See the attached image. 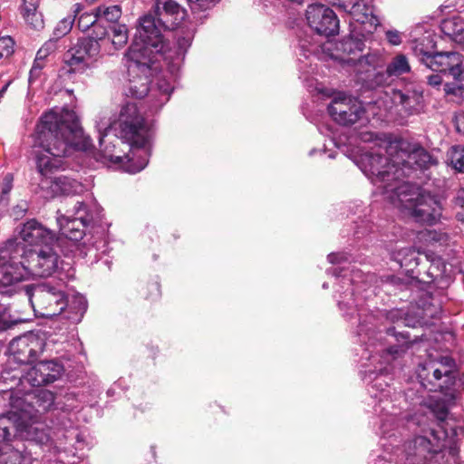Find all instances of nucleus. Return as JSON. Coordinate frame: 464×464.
Segmentation results:
<instances>
[{"label": "nucleus", "instance_id": "1", "mask_svg": "<svg viewBox=\"0 0 464 464\" xmlns=\"http://www.w3.org/2000/svg\"><path fill=\"white\" fill-rule=\"evenodd\" d=\"M374 278L373 275H365L361 270H352L351 277L343 276L342 287L352 285V289H346L338 301L340 310L343 315L351 320L357 315L358 329L357 334L363 336L362 342L367 345L366 350L369 353L368 359L371 361V366H367L362 372L363 382L368 385V392L371 396L378 399L382 402L390 397L388 365L408 350V343L385 347L382 343V334L381 330L382 320L385 317L387 320L394 323L401 319L400 310H392L386 313L378 311L377 314L369 313L364 308L363 303L375 295V288L371 283Z\"/></svg>", "mask_w": 464, "mask_h": 464}, {"label": "nucleus", "instance_id": "2", "mask_svg": "<svg viewBox=\"0 0 464 464\" xmlns=\"http://www.w3.org/2000/svg\"><path fill=\"white\" fill-rule=\"evenodd\" d=\"M33 147L37 171L42 176L39 189L44 198L77 194L83 190L81 183L69 177H48L62 166L63 157L87 150V140L74 111L52 109L44 113L36 125Z\"/></svg>", "mask_w": 464, "mask_h": 464}, {"label": "nucleus", "instance_id": "3", "mask_svg": "<svg viewBox=\"0 0 464 464\" xmlns=\"http://www.w3.org/2000/svg\"><path fill=\"white\" fill-rule=\"evenodd\" d=\"M96 128L101 150L92 151L89 147V160L92 158L106 166H119L130 174L140 172L147 166L152 131L137 103H126L117 121L110 125L104 120L98 122Z\"/></svg>", "mask_w": 464, "mask_h": 464}, {"label": "nucleus", "instance_id": "4", "mask_svg": "<svg viewBox=\"0 0 464 464\" xmlns=\"http://www.w3.org/2000/svg\"><path fill=\"white\" fill-rule=\"evenodd\" d=\"M162 47L153 17H140L133 42L126 54L130 76L128 92L132 97L141 99L148 94L150 77L158 69V62L154 57L160 55Z\"/></svg>", "mask_w": 464, "mask_h": 464}, {"label": "nucleus", "instance_id": "5", "mask_svg": "<svg viewBox=\"0 0 464 464\" xmlns=\"http://www.w3.org/2000/svg\"><path fill=\"white\" fill-rule=\"evenodd\" d=\"M33 309L43 317H53L65 312L64 317L72 324L80 323L85 313L84 297L68 298L65 292L49 283L28 285L24 287Z\"/></svg>", "mask_w": 464, "mask_h": 464}, {"label": "nucleus", "instance_id": "6", "mask_svg": "<svg viewBox=\"0 0 464 464\" xmlns=\"http://www.w3.org/2000/svg\"><path fill=\"white\" fill-rule=\"evenodd\" d=\"M390 200L401 213L422 224L433 225L442 218V205L435 196L408 182L392 188ZM388 192L391 188H388Z\"/></svg>", "mask_w": 464, "mask_h": 464}, {"label": "nucleus", "instance_id": "7", "mask_svg": "<svg viewBox=\"0 0 464 464\" xmlns=\"http://www.w3.org/2000/svg\"><path fill=\"white\" fill-rule=\"evenodd\" d=\"M391 141L393 140H380L356 160V164L363 174L387 199L392 190L386 191V187L395 188L403 182L398 181V173H395L398 165L393 164L386 151V144Z\"/></svg>", "mask_w": 464, "mask_h": 464}, {"label": "nucleus", "instance_id": "8", "mask_svg": "<svg viewBox=\"0 0 464 464\" xmlns=\"http://www.w3.org/2000/svg\"><path fill=\"white\" fill-rule=\"evenodd\" d=\"M386 151L394 165H398V181L414 170H426L438 165V159L420 144L404 139H394L386 144Z\"/></svg>", "mask_w": 464, "mask_h": 464}, {"label": "nucleus", "instance_id": "9", "mask_svg": "<svg viewBox=\"0 0 464 464\" xmlns=\"http://www.w3.org/2000/svg\"><path fill=\"white\" fill-rule=\"evenodd\" d=\"M24 255V246L17 239H8L0 247V293L11 294L16 285L29 279Z\"/></svg>", "mask_w": 464, "mask_h": 464}, {"label": "nucleus", "instance_id": "10", "mask_svg": "<svg viewBox=\"0 0 464 464\" xmlns=\"http://www.w3.org/2000/svg\"><path fill=\"white\" fill-rule=\"evenodd\" d=\"M453 366L454 362L449 356L420 364L418 372L420 385L429 392H443L454 382Z\"/></svg>", "mask_w": 464, "mask_h": 464}, {"label": "nucleus", "instance_id": "11", "mask_svg": "<svg viewBox=\"0 0 464 464\" xmlns=\"http://www.w3.org/2000/svg\"><path fill=\"white\" fill-rule=\"evenodd\" d=\"M335 46L340 53H330V57L343 64L354 67L358 74L370 73L374 69L378 57L371 53L362 55L364 44L361 40L349 37L336 43Z\"/></svg>", "mask_w": 464, "mask_h": 464}, {"label": "nucleus", "instance_id": "12", "mask_svg": "<svg viewBox=\"0 0 464 464\" xmlns=\"http://www.w3.org/2000/svg\"><path fill=\"white\" fill-rule=\"evenodd\" d=\"M23 256L29 278L31 276L45 277L56 273L62 264V259L54 248V244L44 245L37 249H27Z\"/></svg>", "mask_w": 464, "mask_h": 464}, {"label": "nucleus", "instance_id": "13", "mask_svg": "<svg viewBox=\"0 0 464 464\" xmlns=\"http://www.w3.org/2000/svg\"><path fill=\"white\" fill-rule=\"evenodd\" d=\"M432 440L426 436H416L404 445L405 464H431L436 454L445 447L444 443L432 431Z\"/></svg>", "mask_w": 464, "mask_h": 464}, {"label": "nucleus", "instance_id": "14", "mask_svg": "<svg viewBox=\"0 0 464 464\" xmlns=\"http://www.w3.org/2000/svg\"><path fill=\"white\" fill-rule=\"evenodd\" d=\"M308 26L319 35L333 36L339 33L336 14L323 4L309 5L304 14Z\"/></svg>", "mask_w": 464, "mask_h": 464}, {"label": "nucleus", "instance_id": "15", "mask_svg": "<svg viewBox=\"0 0 464 464\" xmlns=\"http://www.w3.org/2000/svg\"><path fill=\"white\" fill-rule=\"evenodd\" d=\"M331 117L341 125H353L364 114L361 102L344 93H337L328 106Z\"/></svg>", "mask_w": 464, "mask_h": 464}, {"label": "nucleus", "instance_id": "16", "mask_svg": "<svg viewBox=\"0 0 464 464\" xmlns=\"http://www.w3.org/2000/svg\"><path fill=\"white\" fill-rule=\"evenodd\" d=\"M45 343L40 335L29 332L13 339L9 343V353L19 363H31L44 350Z\"/></svg>", "mask_w": 464, "mask_h": 464}, {"label": "nucleus", "instance_id": "17", "mask_svg": "<svg viewBox=\"0 0 464 464\" xmlns=\"http://www.w3.org/2000/svg\"><path fill=\"white\" fill-rule=\"evenodd\" d=\"M18 242L27 249H37L44 245L55 244L56 238L53 231L44 227L35 219H30L16 229Z\"/></svg>", "mask_w": 464, "mask_h": 464}, {"label": "nucleus", "instance_id": "18", "mask_svg": "<svg viewBox=\"0 0 464 464\" xmlns=\"http://www.w3.org/2000/svg\"><path fill=\"white\" fill-rule=\"evenodd\" d=\"M63 372V365L54 360L41 361L31 367L24 375L14 377L33 387H39L53 383L62 376Z\"/></svg>", "mask_w": 464, "mask_h": 464}, {"label": "nucleus", "instance_id": "19", "mask_svg": "<svg viewBox=\"0 0 464 464\" xmlns=\"http://www.w3.org/2000/svg\"><path fill=\"white\" fill-rule=\"evenodd\" d=\"M425 66L440 73H449L457 82L464 81L463 56L458 52L436 51Z\"/></svg>", "mask_w": 464, "mask_h": 464}, {"label": "nucleus", "instance_id": "20", "mask_svg": "<svg viewBox=\"0 0 464 464\" xmlns=\"http://www.w3.org/2000/svg\"><path fill=\"white\" fill-rule=\"evenodd\" d=\"M86 218L87 206L84 202H77L72 216L57 217L61 235L74 242L82 240L85 236Z\"/></svg>", "mask_w": 464, "mask_h": 464}, {"label": "nucleus", "instance_id": "21", "mask_svg": "<svg viewBox=\"0 0 464 464\" xmlns=\"http://www.w3.org/2000/svg\"><path fill=\"white\" fill-rule=\"evenodd\" d=\"M154 12L157 19L150 14H145V16L153 17L160 31L163 27L174 29L186 16L185 9L174 0H155Z\"/></svg>", "mask_w": 464, "mask_h": 464}, {"label": "nucleus", "instance_id": "22", "mask_svg": "<svg viewBox=\"0 0 464 464\" xmlns=\"http://www.w3.org/2000/svg\"><path fill=\"white\" fill-rule=\"evenodd\" d=\"M155 25L160 32V41L163 46L160 55H155V60L159 62L160 58H163L164 60L169 61V63H172L173 69H179L184 59L187 50L190 46L192 36L189 34L186 35H180L177 39V45L174 48H168L161 31L156 24Z\"/></svg>", "mask_w": 464, "mask_h": 464}, {"label": "nucleus", "instance_id": "23", "mask_svg": "<svg viewBox=\"0 0 464 464\" xmlns=\"http://www.w3.org/2000/svg\"><path fill=\"white\" fill-rule=\"evenodd\" d=\"M90 211L92 213V224L89 221V227H91L92 237L96 238L92 245L97 250H100L106 246V236L109 223L103 221V208L98 204L95 198L91 199L89 198V212Z\"/></svg>", "mask_w": 464, "mask_h": 464}, {"label": "nucleus", "instance_id": "24", "mask_svg": "<svg viewBox=\"0 0 464 464\" xmlns=\"http://www.w3.org/2000/svg\"><path fill=\"white\" fill-rule=\"evenodd\" d=\"M87 39L85 36L79 38L78 43L67 51L64 56V63L67 66V72H84L87 62Z\"/></svg>", "mask_w": 464, "mask_h": 464}, {"label": "nucleus", "instance_id": "25", "mask_svg": "<svg viewBox=\"0 0 464 464\" xmlns=\"http://www.w3.org/2000/svg\"><path fill=\"white\" fill-rule=\"evenodd\" d=\"M392 102L401 105L410 113H418L423 107V95L421 91H411L402 92L400 90H392L391 93Z\"/></svg>", "mask_w": 464, "mask_h": 464}, {"label": "nucleus", "instance_id": "26", "mask_svg": "<svg viewBox=\"0 0 464 464\" xmlns=\"http://www.w3.org/2000/svg\"><path fill=\"white\" fill-rule=\"evenodd\" d=\"M411 48L420 63L425 66L436 52V43L433 34L426 32L420 37L413 39L411 42Z\"/></svg>", "mask_w": 464, "mask_h": 464}, {"label": "nucleus", "instance_id": "27", "mask_svg": "<svg viewBox=\"0 0 464 464\" xmlns=\"http://www.w3.org/2000/svg\"><path fill=\"white\" fill-rule=\"evenodd\" d=\"M350 13L356 22L368 26L366 30L369 33L380 24L378 17L373 14V7L363 0H357L353 5Z\"/></svg>", "mask_w": 464, "mask_h": 464}, {"label": "nucleus", "instance_id": "28", "mask_svg": "<svg viewBox=\"0 0 464 464\" xmlns=\"http://www.w3.org/2000/svg\"><path fill=\"white\" fill-rule=\"evenodd\" d=\"M92 14L94 16V21H92V30L95 31V28L98 27V24L104 22L108 23H115L121 15V9L119 5H101L92 11ZM91 15V14H89Z\"/></svg>", "mask_w": 464, "mask_h": 464}, {"label": "nucleus", "instance_id": "29", "mask_svg": "<svg viewBox=\"0 0 464 464\" xmlns=\"http://www.w3.org/2000/svg\"><path fill=\"white\" fill-rule=\"evenodd\" d=\"M40 0H23L22 14L26 23L34 29L39 30L44 27V19L38 12Z\"/></svg>", "mask_w": 464, "mask_h": 464}, {"label": "nucleus", "instance_id": "30", "mask_svg": "<svg viewBox=\"0 0 464 464\" xmlns=\"http://www.w3.org/2000/svg\"><path fill=\"white\" fill-rule=\"evenodd\" d=\"M419 253L412 247L396 249L392 253V259L407 272L412 271L419 265Z\"/></svg>", "mask_w": 464, "mask_h": 464}, {"label": "nucleus", "instance_id": "31", "mask_svg": "<svg viewBox=\"0 0 464 464\" xmlns=\"http://www.w3.org/2000/svg\"><path fill=\"white\" fill-rule=\"evenodd\" d=\"M107 34L104 24L99 23L95 31L92 30V23L89 25V57L91 53L97 54L100 52L101 43H103Z\"/></svg>", "mask_w": 464, "mask_h": 464}, {"label": "nucleus", "instance_id": "32", "mask_svg": "<svg viewBox=\"0 0 464 464\" xmlns=\"http://www.w3.org/2000/svg\"><path fill=\"white\" fill-rule=\"evenodd\" d=\"M387 72L392 77H399L411 72V65L404 54L395 55L387 64Z\"/></svg>", "mask_w": 464, "mask_h": 464}, {"label": "nucleus", "instance_id": "33", "mask_svg": "<svg viewBox=\"0 0 464 464\" xmlns=\"http://www.w3.org/2000/svg\"><path fill=\"white\" fill-rule=\"evenodd\" d=\"M445 34L454 38L456 41H461L464 34V20L460 17H453L446 20L442 24Z\"/></svg>", "mask_w": 464, "mask_h": 464}, {"label": "nucleus", "instance_id": "34", "mask_svg": "<svg viewBox=\"0 0 464 464\" xmlns=\"http://www.w3.org/2000/svg\"><path fill=\"white\" fill-rule=\"evenodd\" d=\"M447 160L456 171L464 173V146H452L447 152Z\"/></svg>", "mask_w": 464, "mask_h": 464}, {"label": "nucleus", "instance_id": "35", "mask_svg": "<svg viewBox=\"0 0 464 464\" xmlns=\"http://www.w3.org/2000/svg\"><path fill=\"white\" fill-rule=\"evenodd\" d=\"M9 414L11 412L0 416V443H8L15 435V425Z\"/></svg>", "mask_w": 464, "mask_h": 464}, {"label": "nucleus", "instance_id": "36", "mask_svg": "<svg viewBox=\"0 0 464 464\" xmlns=\"http://www.w3.org/2000/svg\"><path fill=\"white\" fill-rule=\"evenodd\" d=\"M179 69H173L172 64L170 65V72H171V80H166L165 78L160 79L157 82V88L160 92V98L158 100V107H161L163 104H165L170 96V93L173 90V84L172 81L174 79V72L178 71Z\"/></svg>", "mask_w": 464, "mask_h": 464}, {"label": "nucleus", "instance_id": "37", "mask_svg": "<svg viewBox=\"0 0 464 464\" xmlns=\"http://www.w3.org/2000/svg\"><path fill=\"white\" fill-rule=\"evenodd\" d=\"M455 401L452 393H445L444 398L438 397L437 402L430 405L432 411L440 420H444L448 415L449 406Z\"/></svg>", "mask_w": 464, "mask_h": 464}, {"label": "nucleus", "instance_id": "38", "mask_svg": "<svg viewBox=\"0 0 464 464\" xmlns=\"http://www.w3.org/2000/svg\"><path fill=\"white\" fill-rule=\"evenodd\" d=\"M419 238L427 245H444L449 241V235L442 231L425 230L419 234Z\"/></svg>", "mask_w": 464, "mask_h": 464}, {"label": "nucleus", "instance_id": "39", "mask_svg": "<svg viewBox=\"0 0 464 464\" xmlns=\"http://www.w3.org/2000/svg\"><path fill=\"white\" fill-rule=\"evenodd\" d=\"M4 399H8L9 406L14 411V413H18L19 411H24L26 408L25 401L23 396L20 395V392L10 389L9 391L4 392L3 393Z\"/></svg>", "mask_w": 464, "mask_h": 464}, {"label": "nucleus", "instance_id": "40", "mask_svg": "<svg viewBox=\"0 0 464 464\" xmlns=\"http://www.w3.org/2000/svg\"><path fill=\"white\" fill-rule=\"evenodd\" d=\"M391 78L392 76L386 70L385 72H377L372 74H368L366 78L362 79L367 82L369 87L375 88L389 85L391 83Z\"/></svg>", "mask_w": 464, "mask_h": 464}, {"label": "nucleus", "instance_id": "41", "mask_svg": "<svg viewBox=\"0 0 464 464\" xmlns=\"http://www.w3.org/2000/svg\"><path fill=\"white\" fill-rule=\"evenodd\" d=\"M74 18L65 17L63 18L53 29V36L50 39H55V43L62 37L65 36L72 28Z\"/></svg>", "mask_w": 464, "mask_h": 464}, {"label": "nucleus", "instance_id": "42", "mask_svg": "<svg viewBox=\"0 0 464 464\" xmlns=\"http://www.w3.org/2000/svg\"><path fill=\"white\" fill-rule=\"evenodd\" d=\"M128 41V31L124 24H117L112 27L111 43L116 49L123 47Z\"/></svg>", "mask_w": 464, "mask_h": 464}, {"label": "nucleus", "instance_id": "43", "mask_svg": "<svg viewBox=\"0 0 464 464\" xmlns=\"http://www.w3.org/2000/svg\"><path fill=\"white\" fill-rule=\"evenodd\" d=\"M0 464H23V456L18 450L11 448L0 450Z\"/></svg>", "mask_w": 464, "mask_h": 464}, {"label": "nucleus", "instance_id": "44", "mask_svg": "<svg viewBox=\"0 0 464 464\" xmlns=\"http://www.w3.org/2000/svg\"><path fill=\"white\" fill-rule=\"evenodd\" d=\"M331 45V43H327L321 46V48L323 49V51H330ZM319 48L320 45L316 44H311L306 39L300 40V49L303 52V55L305 58H308L312 54H316L318 53Z\"/></svg>", "mask_w": 464, "mask_h": 464}, {"label": "nucleus", "instance_id": "45", "mask_svg": "<svg viewBox=\"0 0 464 464\" xmlns=\"http://www.w3.org/2000/svg\"><path fill=\"white\" fill-rule=\"evenodd\" d=\"M57 49V43H55V39H49L46 41L42 47L37 51L36 56L39 59L46 60V58L53 53Z\"/></svg>", "mask_w": 464, "mask_h": 464}, {"label": "nucleus", "instance_id": "46", "mask_svg": "<svg viewBox=\"0 0 464 464\" xmlns=\"http://www.w3.org/2000/svg\"><path fill=\"white\" fill-rule=\"evenodd\" d=\"M14 42L10 36L0 38V59L8 57L14 53Z\"/></svg>", "mask_w": 464, "mask_h": 464}, {"label": "nucleus", "instance_id": "47", "mask_svg": "<svg viewBox=\"0 0 464 464\" xmlns=\"http://www.w3.org/2000/svg\"><path fill=\"white\" fill-rule=\"evenodd\" d=\"M44 66H45V61L39 59L38 56H35L33 66L30 70L29 81L32 82V81L37 79L40 76L41 71L44 68Z\"/></svg>", "mask_w": 464, "mask_h": 464}, {"label": "nucleus", "instance_id": "48", "mask_svg": "<svg viewBox=\"0 0 464 464\" xmlns=\"http://www.w3.org/2000/svg\"><path fill=\"white\" fill-rule=\"evenodd\" d=\"M195 10H207L216 5L219 0H188Z\"/></svg>", "mask_w": 464, "mask_h": 464}, {"label": "nucleus", "instance_id": "49", "mask_svg": "<svg viewBox=\"0 0 464 464\" xmlns=\"http://www.w3.org/2000/svg\"><path fill=\"white\" fill-rule=\"evenodd\" d=\"M27 209V203L25 201H22L12 208L11 216L14 218V219H19L25 215Z\"/></svg>", "mask_w": 464, "mask_h": 464}, {"label": "nucleus", "instance_id": "50", "mask_svg": "<svg viewBox=\"0 0 464 464\" xmlns=\"http://www.w3.org/2000/svg\"><path fill=\"white\" fill-rule=\"evenodd\" d=\"M16 321L11 319L10 315L5 311L0 314V330L5 331L15 324Z\"/></svg>", "mask_w": 464, "mask_h": 464}, {"label": "nucleus", "instance_id": "51", "mask_svg": "<svg viewBox=\"0 0 464 464\" xmlns=\"http://www.w3.org/2000/svg\"><path fill=\"white\" fill-rule=\"evenodd\" d=\"M13 181H14V178L11 173H7L4 177L2 184H1V192L4 195H9V193L13 188Z\"/></svg>", "mask_w": 464, "mask_h": 464}, {"label": "nucleus", "instance_id": "52", "mask_svg": "<svg viewBox=\"0 0 464 464\" xmlns=\"http://www.w3.org/2000/svg\"><path fill=\"white\" fill-rule=\"evenodd\" d=\"M328 261L332 264H343L349 261V256L346 253H331L328 255Z\"/></svg>", "mask_w": 464, "mask_h": 464}, {"label": "nucleus", "instance_id": "53", "mask_svg": "<svg viewBox=\"0 0 464 464\" xmlns=\"http://www.w3.org/2000/svg\"><path fill=\"white\" fill-rule=\"evenodd\" d=\"M386 38L392 45H399L401 44V36L397 30H389L386 32Z\"/></svg>", "mask_w": 464, "mask_h": 464}, {"label": "nucleus", "instance_id": "54", "mask_svg": "<svg viewBox=\"0 0 464 464\" xmlns=\"http://www.w3.org/2000/svg\"><path fill=\"white\" fill-rule=\"evenodd\" d=\"M427 83L434 88L440 87L442 83V77L440 73H432L427 76Z\"/></svg>", "mask_w": 464, "mask_h": 464}, {"label": "nucleus", "instance_id": "55", "mask_svg": "<svg viewBox=\"0 0 464 464\" xmlns=\"http://www.w3.org/2000/svg\"><path fill=\"white\" fill-rule=\"evenodd\" d=\"M454 123L456 130L460 133H464V111H459L455 114Z\"/></svg>", "mask_w": 464, "mask_h": 464}, {"label": "nucleus", "instance_id": "56", "mask_svg": "<svg viewBox=\"0 0 464 464\" xmlns=\"http://www.w3.org/2000/svg\"><path fill=\"white\" fill-rule=\"evenodd\" d=\"M455 207L464 209V191H461L454 199Z\"/></svg>", "mask_w": 464, "mask_h": 464}, {"label": "nucleus", "instance_id": "57", "mask_svg": "<svg viewBox=\"0 0 464 464\" xmlns=\"http://www.w3.org/2000/svg\"><path fill=\"white\" fill-rule=\"evenodd\" d=\"M9 195L0 194V208H5L8 205Z\"/></svg>", "mask_w": 464, "mask_h": 464}, {"label": "nucleus", "instance_id": "58", "mask_svg": "<svg viewBox=\"0 0 464 464\" xmlns=\"http://www.w3.org/2000/svg\"><path fill=\"white\" fill-rule=\"evenodd\" d=\"M444 91L447 94H455L456 93V88L451 83H445Z\"/></svg>", "mask_w": 464, "mask_h": 464}, {"label": "nucleus", "instance_id": "59", "mask_svg": "<svg viewBox=\"0 0 464 464\" xmlns=\"http://www.w3.org/2000/svg\"><path fill=\"white\" fill-rule=\"evenodd\" d=\"M83 16H84V14H81L80 17H79V23H78V26L80 28V30L82 32V33H85L87 31V24H84L83 22Z\"/></svg>", "mask_w": 464, "mask_h": 464}, {"label": "nucleus", "instance_id": "60", "mask_svg": "<svg viewBox=\"0 0 464 464\" xmlns=\"http://www.w3.org/2000/svg\"><path fill=\"white\" fill-rule=\"evenodd\" d=\"M42 394L43 397L50 402L49 405H51L53 402V394L52 392H44Z\"/></svg>", "mask_w": 464, "mask_h": 464}, {"label": "nucleus", "instance_id": "61", "mask_svg": "<svg viewBox=\"0 0 464 464\" xmlns=\"http://www.w3.org/2000/svg\"><path fill=\"white\" fill-rule=\"evenodd\" d=\"M82 10V5L81 4H76L74 5V18L77 16V14Z\"/></svg>", "mask_w": 464, "mask_h": 464}, {"label": "nucleus", "instance_id": "62", "mask_svg": "<svg viewBox=\"0 0 464 464\" xmlns=\"http://www.w3.org/2000/svg\"><path fill=\"white\" fill-rule=\"evenodd\" d=\"M385 461H388V462H392V457H390L389 460H386L385 459V457L384 456H382V457H379L378 459L376 460V464H384L383 462Z\"/></svg>", "mask_w": 464, "mask_h": 464}, {"label": "nucleus", "instance_id": "63", "mask_svg": "<svg viewBox=\"0 0 464 464\" xmlns=\"http://www.w3.org/2000/svg\"><path fill=\"white\" fill-rule=\"evenodd\" d=\"M372 138V133H364V134H363V137H362V139H363L364 140H371Z\"/></svg>", "mask_w": 464, "mask_h": 464}, {"label": "nucleus", "instance_id": "64", "mask_svg": "<svg viewBox=\"0 0 464 464\" xmlns=\"http://www.w3.org/2000/svg\"><path fill=\"white\" fill-rule=\"evenodd\" d=\"M392 328H387V334H393V333H392Z\"/></svg>", "mask_w": 464, "mask_h": 464}]
</instances>
